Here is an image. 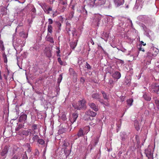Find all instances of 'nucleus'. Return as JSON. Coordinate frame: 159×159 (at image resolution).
<instances>
[{
  "mask_svg": "<svg viewBox=\"0 0 159 159\" xmlns=\"http://www.w3.org/2000/svg\"><path fill=\"white\" fill-rule=\"evenodd\" d=\"M147 22L149 24H152L155 22V20L154 18H151L150 17H147Z\"/></svg>",
  "mask_w": 159,
  "mask_h": 159,
  "instance_id": "20",
  "label": "nucleus"
},
{
  "mask_svg": "<svg viewBox=\"0 0 159 159\" xmlns=\"http://www.w3.org/2000/svg\"><path fill=\"white\" fill-rule=\"evenodd\" d=\"M69 71L70 73V75H74L76 74V73L74 71V69L71 68H70V69H69Z\"/></svg>",
  "mask_w": 159,
  "mask_h": 159,
  "instance_id": "48",
  "label": "nucleus"
},
{
  "mask_svg": "<svg viewBox=\"0 0 159 159\" xmlns=\"http://www.w3.org/2000/svg\"><path fill=\"white\" fill-rule=\"evenodd\" d=\"M92 97L93 98L95 99H99V102L101 103H102V102H101L100 99L99 95L97 93H93L92 95Z\"/></svg>",
  "mask_w": 159,
  "mask_h": 159,
  "instance_id": "23",
  "label": "nucleus"
},
{
  "mask_svg": "<svg viewBox=\"0 0 159 159\" xmlns=\"http://www.w3.org/2000/svg\"><path fill=\"white\" fill-rule=\"evenodd\" d=\"M98 49L99 50H100L101 51H103L104 52H105V51L104 50L103 48L100 45H98Z\"/></svg>",
  "mask_w": 159,
  "mask_h": 159,
  "instance_id": "55",
  "label": "nucleus"
},
{
  "mask_svg": "<svg viewBox=\"0 0 159 159\" xmlns=\"http://www.w3.org/2000/svg\"><path fill=\"white\" fill-rule=\"evenodd\" d=\"M155 103L156 105H157L159 103V99H155Z\"/></svg>",
  "mask_w": 159,
  "mask_h": 159,
  "instance_id": "61",
  "label": "nucleus"
},
{
  "mask_svg": "<svg viewBox=\"0 0 159 159\" xmlns=\"http://www.w3.org/2000/svg\"><path fill=\"white\" fill-rule=\"evenodd\" d=\"M153 55L154 54L153 51L148 52L147 53V57L151 59L155 57L153 56Z\"/></svg>",
  "mask_w": 159,
  "mask_h": 159,
  "instance_id": "25",
  "label": "nucleus"
},
{
  "mask_svg": "<svg viewBox=\"0 0 159 159\" xmlns=\"http://www.w3.org/2000/svg\"><path fill=\"white\" fill-rule=\"evenodd\" d=\"M120 99L121 100V101L123 102L124 101L125 97L123 96H121L120 97Z\"/></svg>",
  "mask_w": 159,
  "mask_h": 159,
  "instance_id": "62",
  "label": "nucleus"
},
{
  "mask_svg": "<svg viewBox=\"0 0 159 159\" xmlns=\"http://www.w3.org/2000/svg\"><path fill=\"white\" fill-rule=\"evenodd\" d=\"M78 114L77 113H75L72 114V116L70 120L72 124H73L76 120L78 117Z\"/></svg>",
  "mask_w": 159,
  "mask_h": 159,
  "instance_id": "11",
  "label": "nucleus"
},
{
  "mask_svg": "<svg viewBox=\"0 0 159 159\" xmlns=\"http://www.w3.org/2000/svg\"><path fill=\"white\" fill-rule=\"evenodd\" d=\"M77 45V43L75 42H71L70 43V46L71 48L74 49Z\"/></svg>",
  "mask_w": 159,
  "mask_h": 159,
  "instance_id": "38",
  "label": "nucleus"
},
{
  "mask_svg": "<svg viewBox=\"0 0 159 159\" xmlns=\"http://www.w3.org/2000/svg\"><path fill=\"white\" fill-rule=\"evenodd\" d=\"M114 2L117 7L122 5L124 2V0H114Z\"/></svg>",
  "mask_w": 159,
  "mask_h": 159,
  "instance_id": "19",
  "label": "nucleus"
},
{
  "mask_svg": "<svg viewBox=\"0 0 159 159\" xmlns=\"http://www.w3.org/2000/svg\"><path fill=\"white\" fill-rule=\"evenodd\" d=\"M37 143L39 144L42 145L45 143V141L43 139L39 138Z\"/></svg>",
  "mask_w": 159,
  "mask_h": 159,
  "instance_id": "39",
  "label": "nucleus"
},
{
  "mask_svg": "<svg viewBox=\"0 0 159 159\" xmlns=\"http://www.w3.org/2000/svg\"><path fill=\"white\" fill-rule=\"evenodd\" d=\"M13 46L14 47L16 51V54H17V52L19 51L20 52L22 50L21 45L20 43L16 41L15 43L13 44Z\"/></svg>",
  "mask_w": 159,
  "mask_h": 159,
  "instance_id": "5",
  "label": "nucleus"
},
{
  "mask_svg": "<svg viewBox=\"0 0 159 159\" xmlns=\"http://www.w3.org/2000/svg\"><path fill=\"white\" fill-rule=\"evenodd\" d=\"M85 67L89 70H90L91 69V66L87 62H86L85 64Z\"/></svg>",
  "mask_w": 159,
  "mask_h": 159,
  "instance_id": "51",
  "label": "nucleus"
},
{
  "mask_svg": "<svg viewBox=\"0 0 159 159\" xmlns=\"http://www.w3.org/2000/svg\"><path fill=\"white\" fill-rule=\"evenodd\" d=\"M131 82V80L128 77H125V81H124V84L126 85H130Z\"/></svg>",
  "mask_w": 159,
  "mask_h": 159,
  "instance_id": "29",
  "label": "nucleus"
},
{
  "mask_svg": "<svg viewBox=\"0 0 159 159\" xmlns=\"http://www.w3.org/2000/svg\"><path fill=\"white\" fill-rule=\"evenodd\" d=\"M0 48L2 51L4 50L5 49L3 42L2 40H0Z\"/></svg>",
  "mask_w": 159,
  "mask_h": 159,
  "instance_id": "43",
  "label": "nucleus"
},
{
  "mask_svg": "<svg viewBox=\"0 0 159 159\" xmlns=\"http://www.w3.org/2000/svg\"><path fill=\"white\" fill-rule=\"evenodd\" d=\"M83 118L85 120H91L90 117L87 111H86L85 112V114L84 115Z\"/></svg>",
  "mask_w": 159,
  "mask_h": 159,
  "instance_id": "18",
  "label": "nucleus"
},
{
  "mask_svg": "<svg viewBox=\"0 0 159 159\" xmlns=\"http://www.w3.org/2000/svg\"><path fill=\"white\" fill-rule=\"evenodd\" d=\"M38 127V125L34 124L31 125V129L33 130H36Z\"/></svg>",
  "mask_w": 159,
  "mask_h": 159,
  "instance_id": "46",
  "label": "nucleus"
},
{
  "mask_svg": "<svg viewBox=\"0 0 159 159\" xmlns=\"http://www.w3.org/2000/svg\"><path fill=\"white\" fill-rule=\"evenodd\" d=\"M22 159H28V157L26 152H25V153L22 156Z\"/></svg>",
  "mask_w": 159,
  "mask_h": 159,
  "instance_id": "54",
  "label": "nucleus"
},
{
  "mask_svg": "<svg viewBox=\"0 0 159 159\" xmlns=\"http://www.w3.org/2000/svg\"><path fill=\"white\" fill-rule=\"evenodd\" d=\"M23 127L22 124H19L17 125L15 128V130L16 131H19L20 129H21Z\"/></svg>",
  "mask_w": 159,
  "mask_h": 159,
  "instance_id": "40",
  "label": "nucleus"
},
{
  "mask_svg": "<svg viewBox=\"0 0 159 159\" xmlns=\"http://www.w3.org/2000/svg\"><path fill=\"white\" fill-rule=\"evenodd\" d=\"M22 134L24 135L28 136L30 134L29 131L28 130V129L27 130H23L22 132Z\"/></svg>",
  "mask_w": 159,
  "mask_h": 159,
  "instance_id": "37",
  "label": "nucleus"
},
{
  "mask_svg": "<svg viewBox=\"0 0 159 159\" xmlns=\"http://www.w3.org/2000/svg\"><path fill=\"white\" fill-rule=\"evenodd\" d=\"M120 136L121 140L123 141H125L128 138L127 134L126 133L124 132H122L120 133Z\"/></svg>",
  "mask_w": 159,
  "mask_h": 159,
  "instance_id": "10",
  "label": "nucleus"
},
{
  "mask_svg": "<svg viewBox=\"0 0 159 159\" xmlns=\"http://www.w3.org/2000/svg\"><path fill=\"white\" fill-rule=\"evenodd\" d=\"M143 97L145 100L147 101H150L151 99V97L149 94L144 93L143 95Z\"/></svg>",
  "mask_w": 159,
  "mask_h": 159,
  "instance_id": "16",
  "label": "nucleus"
},
{
  "mask_svg": "<svg viewBox=\"0 0 159 159\" xmlns=\"http://www.w3.org/2000/svg\"><path fill=\"white\" fill-rule=\"evenodd\" d=\"M36 47V46H34V47L30 48V50H33L34 49H35V50H36L37 49V48Z\"/></svg>",
  "mask_w": 159,
  "mask_h": 159,
  "instance_id": "64",
  "label": "nucleus"
},
{
  "mask_svg": "<svg viewBox=\"0 0 159 159\" xmlns=\"http://www.w3.org/2000/svg\"><path fill=\"white\" fill-rule=\"evenodd\" d=\"M133 102V100L132 98H130L126 101L127 105L129 107L132 105Z\"/></svg>",
  "mask_w": 159,
  "mask_h": 159,
  "instance_id": "31",
  "label": "nucleus"
},
{
  "mask_svg": "<svg viewBox=\"0 0 159 159\" xmlns=\"http://www.w3.org/2000/svg\"><path fill=\"white\" fill-rule=\"evenodd\" d=\"M98 139L97 138L95 139L94 140L91 142V143H93V144L94 146H95L98 143Z\"/></svg>",
  "mask_w": 159,
  "mask_h": 159,
  "instance_id": "44",
  "label": "nucleus"
},
{
  "mask_svg": "<svg viewBox=\"0 0 159 159\" xmlns=\"http://www.w3.org/2000/svg\"><path fill=\"white\" fill-rule=\"evenodd\" d=\"M150 51H153L154 54L153 56L156 57L158 53V50L156 48H153Z\"/></svg>",
  "mask_w": 159,
  "mask_h": 159,
  "instance_id": "28",
  "label": "nucleus"
},
{
  "mask_svg": "<svg viewBox=\"0 0 159 159\" xmlns=\"http://www.w3.org/2000/svg\"><path fill=\"white\" fill-rule=\"evenodd\" d=\"M101 93L102 94L103 98L107 100L109 99V96L108 95L107 93L103 91H101Z\"/></svg>",
  "mask_w": 159,
  "mask_h": 159,
  "instance_id": "22",
  "label": "nucleus"
},
{
  "mask_svg": "<svg viewBox=\"0 0 159 159\" xmlns=\"http://www.w3.org/2000/svg\"><path fill=\"white\" fill-rule=\"evenodd\" d=\"M53 22L52 20L51 19H49L48 20V23L49 24V25H51L52 24Z\"/></svg>",
  "mask_w": 159,
  "mask_h": 159,
  "instance_id": "57",
  "label": "nucleus"
},
{
  "mask_svg": "<svg viewBox=\"0 0 159 159\" xmlns=\"http://www.w3.org/2000/svg\"><path fill=\"white\" fill-rule=\"evenodd\" d=\"M85 134V132H84V130L82 129H80L77 134L75 136V139H76L78 138L83 136Z\"/></svg>",
  "mask_w": 159,
  "mask_h": 159,
  "instance_id": "8",
  "label": "nucleus"
},
{
  "mask_svg": "<svg viewBox=\"0 0 159 159\" xmlns=\"http://www.w3.org/2000/svg\"><path fill=\"white\" fill-rule=\"evenodd\" d=\"M143 1H142L141 0H136V2L134 6V8L137 9L140 7L141 8H142L143 5Z\"/></svg>",
  "mask_w": 159,
  "mask_h": 159,
  "instance_id": "9",
  "label": "nucleus"
},
{
  "mask_svg": "<svg viewBox=\"0 0 159 159\" xmlns=\"http://www.w3.org/2000/svg\"><path fill=\"white\" fill-rule=\"evenodd\" d=\"M88 111V113L90 117H91V116L92 117H94L97 115V113L96 112H94L93 111H92L90 110H88V111Z\"/></svg>",
  "mask_w": 159,
  "mask_h": 159,
  "instance_id": "26",
  "label": "nucleus"
},
{
  "mask_svg": "<svg viewBox=\"0 0 159 159\" xmlns=\"http://www.w3.org/2000/svg\"><path fill=\"white\" fill-rule=\"evenodd\" d=\"M134 125L136 130L138 131L139 130L140 128L139 127V122L137 120H135L134 121Z\"/></svg>",
  "mask_w": 159,
  "mask_h": 159,
  "instance_id": "24",
  "label": "nucleus"
},
{
  "mask_svg": "<svg viewBox=\"0 0 159 159\" xmlns=\"http://www.w3.org/2000/svg\"><path fill=\"white\" fill-rule=\"evenodd\" d=\"M149 89L152 92L157 93L159 90V85L156 83H153L149 87Z\"/></svg>",
  "mask_w": 159,
  "mask_h": 159,
  "instance_id": "3",
  "label": "nucleus"
},
{
  "mask_svg": "<svg viewBox=\"0 0 159 159\" xmlns=\"http://www.w3.org/2000/svg\"><path fill=\"white\" fill-rule=\"evenodd\" d=\"M8 150L7 148L5 147L0 151V159H4L6 157Z\"/></svg>",
  "mask_w": 159,
  "mask_h": 159,
  "instance_id": "6",
  "label": "nucleus"
},
{
  "mask_svg": "<svg viewBox=\"0 0 159 159\" xmlns=\"http://www.w3.org/2000/svg\"><path fill=\"white\" fill-rule=\"evenodd\" d=\"M72 106L75 109L78 110H85L86 108V101L84 99L79 101L76 104L73 103Z\"/></svg>",
  "mask_w": 159,
  "mask_h": 159,
  "instance_id": "1",
  "label": "nucleus"
},
{
  "mask_svg": "<svg viewBox=\"0 0 159 159\" xmlns=\"http://www.w3.org/2000/svg\"><path fill=\"white\" fill-rule=\"evenodd\" d=\"M28 130L29 131L30 133V137H31L33 135H35L36 134V130H33L31 129H28Z\"/></svg>",
  "mask_w": 159,
  "mask_h": 159,
  "instance_id": "27",
  "label": "nucleus"
},
{
  "mask_svg": "<svg viewBox=\"0 0 159 159\" xmlns=\"http://www.w3.org/2000/svg\"><path fill=\"white\" fill-rule=\"evenodd\" d=\"M64 152L66 156L67 157L69 155L70 152L69 150L66 149L64 150Z\"/></svg>",
  "mask_w": 159,
  "mask_h": 159,
  "instance_id": "45",
  "label": "nucleus"
},
{
  "mask_svg": "<svg viewBox=\"0 0 159 159\" xmlns=\"http://www.w3.org/2000/svg\"><path fill=\"white\" fill-rule=\"evenodd\" d=\"M26 146L27 149V152L28 153H30L31 152L32 148L30 146V144L29 143H27L26 144Z\"/></svg>",
  "mask_w": 159,
  "mask_h": 159,
  "instance_id": "30",
  "label": "nucleus"
},
{
  "mask_svg": "<svg viewBox=\"0 0 159 159\" xmlns=\"http://www.w3.org/2000/svg\"><path fill=\"white\" fill-rule=\"evenodd\" d=\"M102 18V16L99 14H95L93 17L92 23L95 26H99V22Z\"/></svg>",
  "mask_w": 159,
  "mask_h": 159,
  "instance_id": "2",
  "label": "nucleus"
},
{
  "mask_svg": "<svg viewBox=\"0 0 159 159\" xmlns=\"http://www.w3.org/2000/svg\"><path fill=\"white\" fill-rule=\"evenodd\" d=\"M66 8V7L62 6L61 7V12H63L65 10Z\"/></svg>",
  "mask_w": 159,
  "mask_h": 159,
  "instance_id": "59",
  "label": "nucleus"
},
{
  "mask_svg": "<svg viewBox=\"0 0 159 159\" xmlns=\"http://www.w3.org/2000/svg\"><path fill=\"white\" fill-rule=\"evenodd\" d=\"M56 25H57V27H58L59 30H61V24L60 22L59 21L56 22Z\"/></svg>",
  "mask_w": 159,
  "mask_h": 159,
  "instance_id": "50",
  "label": "nucleus"
},
{
  "mask_svg": "<svg viewBox=\"0 0 159 159\" xmlns=\"http://www.w3.org/2000/svg\"><path fill=\"white\" fill-rule=\"evenodd\" d=\"M105 0H96V6H100L105 3Z\"/></svg>",
  "mask_w": 159,
  "mask_h": 159,
  "instance_id": "13",
  "label": "nucleus"
},
{
  "mask_svg": "<svg viewBox=\"0 0 159 159\" xmlns=\"http://www.w3.org/2000/svg\"><path fill=\"white\" fill-rule=\"evenodd\" d=\"M62 79V75L61 74L59 75V77L57 79V84L59 85L60 83L61 82Z\"/></svg>",
  "mask_w": 159,
  "mask_h": 159,
  "instance_id": "42",
  "label": "nucleus"
},
{
  "mask_svg": "<svg viewBox=\"0 0 159 159\" xmlns=\"http://www.w3.org/2000/svg\"><path fill=\"white\" fill-rule=\"evenodd\" d=\"M20 36L23 38H26L28 37V34H26L24 32H21L20 33Z\"/></svg>",
  "mask_w": 159,
  "mask_h": 159,
  "instance_id": "32",
  "label": "nucleus"
},
{
  "mask_svg": "<svg viewBox=\"0 0 159 159\" xmlns=\"http://www.w3.org/2000/svg\"><path fill=\"white\" fill-rule=\"evenodd\" d=\"M84 129L87 130V132L86 133L87 134L89 131L90 130V128L89 126H87L84 128Z\"/></svg>",
  "mask_w": 159,
  "mask_h": 159,
  "instance_id": "58",
  "label": "nucleus"
},
{
  "mask_svg": "<svg viewBox=\"0 0 159 159\" xmlns=\"http://www.w3.org/2000/svg\"><path fill=\"white\" fill-rule=\"evenodd\" d=\"M30 137L31 138H32V140L33 141V142H34L36 141L37 142L39 138V137L37 134L33 135V136H32L31 137Z\"/></svg>",
  "mask_w": 159,
  "mask_h": 159,
  "instance_id": "21",
  "label": "nucleus"
},
{
  "mask_svg": "<svg viewBox=\"0 0 159 159\" xmlns=\"http://www.w3.org/2000/svg\"><path fill=\"white\" fill-rule=\"evenodd\" d=\"M144 153L146 156L148 158L152 159L153 152L152 151V149L150 148L149 146L148 148L145 150Z\"/></svg>",
  "mask_w": 159,
  "mask_h": 159,
  "instance_id": "4",
  "label": "nucleus"
},
{
  "mask_svg": "<svg viewBox=\"0 0 159 159\" xmlns=\"http://www.w3.org/2000/svg\"><path fill=\"white\" fill-rule=\"evenodd\" d=\"M2 57L4 60V62L7 63V56L5 53L3 54Z\"/></svg>",
  "mask_w": 159,
  "mask_h": 159,
  "instance_id": "47",
  "label": "nucleus"
},
{
  "mask_svg": "<svg viewBox=\"0 0 159 159\" xmlns=\"http://www.w3.org/2000/svg\"><path fill=\"white\" fill-rule=\"evenodd\" d=\"M52 27L51 25H48V32L51 34L52 32Z\"/></svg>",
  "mask_w": 159,
  "mask_h": 159,
  "instance_id": "34",
  "label": "nucleus"
},
{
  "mask_svg": "<svg viewBox=\"0 0 159 159\" xmlns=\"http://www.w3.org/2000/svg\"><path fill=\"white\" fill-rule=\"evenodd\" d=\"M65 131V129H62L59 130L58 132L60 133H62L63 132H64Z\"/></svg>",
  "mask_w": 159,
  "mask_h": 159,
  "instance_id": "60",
  "label": "nucleus"
},
{
  "mask_svg": "<svg viewBox=\"0 0 159 159\" xmlns=\"http://www.w3.org/2000/svg\"><path fill=\"white\" fill-rule=\"evenodd\" d=\"M88 105L89 107L95 111H98V107L96 106L94 103L92 102H89V103Z\"/></svg>",
  "mask_w": 159,
  "mask_h": 159,
  "instance_id": "12",
  "label": "nucleus"
},
{
  "mask_svg": "<svg viewBox=\"0 0 159 159\" xmlns=\"http://www.w3.org/2000/svg\"><path fill=\"white\" fill-rule=\"evenodd\" d=\"M11 159H20V157L18 155L15 154Z\"/></svg>",
  "mask_w": 159,
  "mask_h": 159,
  "instance_id": "49",
  "label": "nucleus"
},
{
  "mask_svg": "<svg viewBox=\"0 0 159 159\" xmlns=\"http://www.w3.org/2000/svg\"><path fill=\"white\" fill-rule=\"evenodd\" d=\"M39 153L38 150L36 149L34 150V155L35 158H37L39 155Z\"/></svg>",
  "mask_w": 159,
  "mask_h": 159,
  "instance_id": "35",
  "label": "nucleus"
},
{
  "mask_svg": "<svg viewBox=\"0 0 159 159\" xmlns=\"http://www.w3.org/2000/svg\"><path fill=\"white\" fill-rule=\"evenodd\" d=\"M66 27H70V24L68 22H67L66 23Z\"/></svg>",
  "mask_w": 159,
  "mask_h": 159,
  "instance_id": "63",
  "label": "nucleus"
},
{
  "mask_svg": "<svg viewBox=\"0 0 159 159\" xmlns=\"http://www.w3.org/2000/svg\"><path fill=\"white\" fill-rule=\"evenodd\" d=\"M135 139L137 141V143L139 144L140 143V141L139 136L138 135H136L135 136Z\"/></svg>",
  "mask_w": 159,
  "mask_h": 159,
  "instance_id": "52",
  "label": "nucleus"
},
{
  "mask_svg": "<svg viewBox=\"0 0 159 159\" xmlns=\"http://www.w3.org/2000/svg\"><path fill=\"white\" fill-rule=\"evenodd\" d=\"M70 27H67L66 28V30L67 31V33L70 35Z\"/></svg>",
  "mask_w": 159,
  "mask_h": 159,
  "instance_id": "56",
  "label": "nucleus"
},
{
  "mask_svg": "<svg viewBox=\"0 0 159 159\" xmlns=\"http://www.w3.org/2000/svg\"><path fill=\"white\" fill-rule=\"evenodd\" d=\"M96 0H89V2L88 3V5L90 7H93L96 6Z\"/></svg>",
  "mask_w": 159,
  "mask_h": 159,
  "instance_id": "15",
  "label": "nucleus"
},
{
  "mask_svg": "<svg viewBox=\"0 0 159 159\" xmlns=\"http://www.w3.org/2000/svg\"><path fill=\"white\" fill-rule=\"evenodd\" d=\"M72 34L73 36H76L77 35L76 30L75 29H74V30H72Z\"/></svg>",
  "mask_w": 159,
  "mask_h": 159,
  "instance_id": "53",
  "label": "nucleus"
},
{
  "mask_svg": "<svg viewBox=\"0 0 159 159\" xmlns=\"http://www.w3.org/2000/svg\"><path fill=\"white\" fill-rule=\"evenodd\" d=\"M46 39L47 41L49 42L52 43H54L53 38L51 37L50 34H49V33H48L46 37Z\"/></svg>",
  "mask_w": 159,
  "mask_h": 159,
  "instance_id": "14",
  "label": "nucleus"
},
{
  "mask_svg": "<svg viewBox=\"0 0 159 159\" xmlns=\"http://www.w3.org/2000/svg\"><path fill=\"white\" fill-rule=\"evenodd\" d=\"M145 32H146V35L147 37H148L150 39H152V37H151L152 34H151V35H150L149 34V33H152V32L151 31H150V30H148V31L146 30V31H145Z\"/></svg>",
  "mask_w": 159,
  "mask_h": 159,
  "instance_id": "36",
  "label": "nucleus"
},
{
  "mask_svg": "<svg viewBox=\"0 0 159 159\" xmlns=\"http://www.w3.org/2000/svg\"><path fill=\"white\" fill-rule=\"evenodd\" d=\"M57 61L61 65L66 66V62L62 61L60 57H58L57 59Z\"/></svg>",
  "mask_w": 159,
  "mask_h": 159,
  "instance_id": "33",
  "label": "nucleus"
},
{
  "mask_svg": "<svg viewBox=\"0 0 159 159\" xmlns=\"http://www.w3.org/2000/svg\"><path fill=\"white\" fill-rule=\"evenodd\" d=\"M27 118V115L24 113H22L20 114L18 119V121L19 122H25Z\"/></svg>",
  "mask_w": 159,
  "mask_h": 159,
  "instance_id": "7",
  "label": "nucleus"
},
{
  "mask_svg": "<svg viewBox=\"0 0 159 159\" xmlns=\"http://www.w3.org/2000/svg\"><path fill=\"white\" fill-rule=\"evenodd\" d=\"M74 12V11H70L69 14V16L68 17L69 19L71 20L73 17Z\"/></svg>",
  "mask_w": 159,
  "mask_h": 159,
  "instance_id": "41",
  "label": "nucleus"
},
{
  "mask_svg": "<svg viewBox=\"0 0 159 159\" xmlns=\"http://www.w3.org/2000/svg\"><path fill=\"white\" fill-rule=\"evenodd\" d=\"M112 77L114 78L118 79L121 77V74L119 72L116 71L113 74Z\"/></svg>",
  "mask_w": 159,
  "mask_h": 159,
  "instance_id": "17",
  "label": "nucleus"
}]
</instances>
